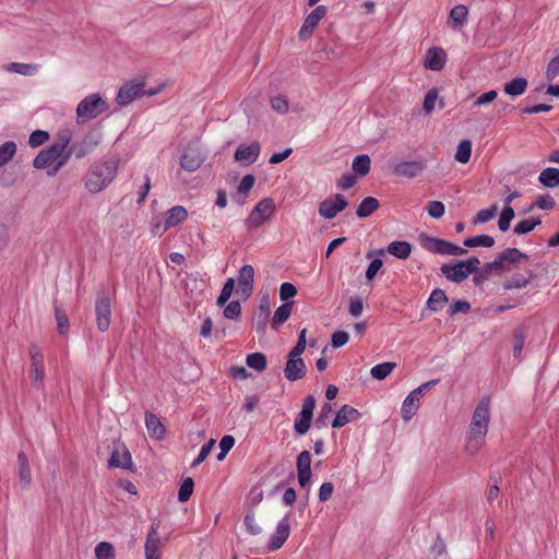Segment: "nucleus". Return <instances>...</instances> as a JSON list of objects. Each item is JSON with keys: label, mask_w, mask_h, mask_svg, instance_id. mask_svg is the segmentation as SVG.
I'll use <instances>...</instances> for the list:
<instances>
[{"label": "nucleus", "mask_w": 559, "mask_h": 559, "mask_svg": "<svg viewBox=\"0 0 559 559\" xmlns=\"http://www.w3.org/2000/svg\"><path fill=\"white\" fill-rule=\"evenodd\" d=\"M463 243L465 247H469V248L479 247V246L490 248L495 245V239H493V237L488 236V235H479V236L466 238L463 241Z\"/></svg>", "instance_id": "40"}, {"label": "nucleus", "mask_w": 559, "mask_h": 559, "mask_svg": "<svg viewBox=\"0 0 559 559\" xmlns=\"http://www.w3.org/2000/svg\"><path fill=\"white\" fill-rule=\"evenodd\" d=\"M302 352H289L288 360L284 369L285 377L289 381H297L306 376L307 367L300 357Z\"/></svg>", "instance_id": "10"}, {"label": "nucleus", "mask_w": 559, "mask_h": 559, "mask_svg": "<svg viewBox=\"0 0 559 559\" xmlns=\"http://www.w3.org/2000/svg\"><path fill=\"white\" fill-rule=\"evenodd\" d=\"M96 559H115L116 551L112 544L108 542H100L95 547Z\"/></svg>", "instance_id": "41"}, {"label": "nucleus", "mask_w": 559, "mask_h": 559, "mask_svg": "<svg viewBox=\"0 0 559 559\" xmlns=\"http://www.w3.org/2000/svg\"><path fill=\"white\" fill-rule=\"evenodd\" d=\"M275 211V202L272 198L262 199L246 218V226L255 229L262 226Z\"/></svg>", "instance_id": "5"}, {"label": "nucleus", "mask_w": 559, "mask_h": 559, "mask_svg": "<svg viewBox=\"0 0 559 559\" xmlns=\"http://www.w3.org/2000/svg\"><path fill=\"white\" fill-rule=\"evenodd\" d=\"M496 212H497V205H492L489 209L480 210L474 217L473 223L475 225L485 224L495 217Z\"/></svg>", "instance_id": "50"}, {"label": "nucleus", "mask_w": 559, "mask_h": 559, "mask_svg": "<svg viewBox=\"0 0 559 559\" xmlns=\"http://www.w3.org/2000/svg\"><path fill=\"white\" fill-rule=\"evenodd\" d=\"M386 251L397 259H407L412 252V246L407 241H392Z\"/></svg>", "instance_id": "30"}, {"label": "nucleus", "mask_w": 559, "mask_h": 559, "mask_svg": "<svg viewBox=\"0 0 559 559\" xmlns=\"http://www.w3.org/2000/svg\"><path fill=\"white\" fill-rule=\"evenodd\" d=\"M312 415L299 412L294 424L296 433L302 436L307 433L310 428Z\"/></svg>", "instance_id": "39"}, {"label": "nucleus", "mask_w": 559, "mask_h": 559, "mask_svg": "<svg viewBox=\"0 0 559 559\" xmlns=\"http://www.w3.org/2000/svg\"><path fill=\"white\" fill-rule=\"evenodd\" d=\"M214 444H215L214 439H211L205 444H203L199 452V455L193 461L192 466H197V465L201 464L207 457V455L211 453Z\"/></svg>", "instance_id": "58"}, {"label": "nucleus", "mask_w": 559, "mask_h": 559, "mask_svg": "<svg viewBox=\"0 0 559 559\" xmlns=\"http://www.w3.org/2000/svg\"><path fill=\"white\" fill-rule=\"evenodd\" d=\"M380 206L379 201L373 197L365 198L357 207L356 214L358 217H368Z\"/></svg>", "instance_id": "34"}, {"label": "nucleus", "mask_w": 559, "mask_h": 559, "mask_svg": "<svg viewBox=\"0 0 559 559\" xmlns=\"http://www.w3.org/2000/svg\"><path fill=\"white\" fill-rule=\"evenodd\" d=\"M297 294V288L292 283L285 282L280 287V297L283 301H286Z\"/></svg>", "instance_id": "59"}, {"label": "nucleus", "mask_w": 559, "mask_h": 559, "mask_svg": "<svg viewBox=\"0 0 559 559\" xmlns=\"http://www.w3.org/2000/svg\"><path fill=\"white\" fill-rule=\"evenodd\" d=\"M204 156L194 148L186 151L180 158V166L187 171H195L204 162Z\"/></svg>", "instance_id": "25"}, {"label": "nucleus", "mask_w": 559, "mask_h": 559, "mask_svg": "<svg viewBox=\"0 0 559 559\" xmlns=\"http://www.w3.org/2000/svg\"><path fill=\"white\" fill-rule=\"evenodd\" d=\"M271 106L278 114H286L288 111V100L282 95L272 97Z\"/></svg>", "instance_id": "56"}, {"label": "nucleus", "mask_w": 559, "mask_h": 559, "mask_svg": "<svg viewBox=\"0 0 559 559\" xmlns=\"http://www.w3.org/2000/svg\"><path fill=\"white\" fill-rule=\"evenodd\" d=\"M194 483L191 477L186 478L179 488L178 492V500L180 502H186L190 499L192 492H193Z\"/></svg>", "instance_id": "47"}, {"label": "nucleus", "mask_w": 559, "mask_h": 559, "mask_svg": "<svg viewBox=\"0 0 559 559\" xmlns=\"http://www.w3.org/2000/svg\"><path fill=\"white\" fill-rule=\"evenodd\" d=\"M5 72L17 73L24 76H34L39 71L37 63L10 62L2 67Z\"/></svg>", "instance_id": "29"}, {"label": "nucleus", "mask_w": 559, "mask_h": 559, "mask_svg": "<svg viewBox=\"0 0 559 559\" xmlns=\"http://www.w3.org/2000/svg\"><path fill=\"white\" fill-rule=\"evenodd\" d=\"M145 426L151 438L162 440L165 437V427L159 418L152 412L145 413Z\"/></svg>", "instance_id": "27"}, {"label": "nucleus", "mask_w": 559, "mask_h": 559, "mask_svg": "<svg viewBox=\"0 0 559 559\" xmlns=\"http://www.w3.org/2000/svg\"><path fill=\"white\" fill-rule=\"evenodd\" d=\"M96 322L100 331H107L110 325L111 306L107 293H102L95 305Z\"/></svg>", "instance_id": "9"}, {"label": "nucleus", "mask_w": 559, "mask_h": 559, "mask_svg": "<svg viewBox=\"0 0 559 559\" xmlns=\"http://www.w3.org/2000/svg\"><path fill=\"white\" fill-rule=\"evenodd\" d=\"M437 98H438V93L435 88L428 91V93L425 96L424 104H423V107H424V110L426 111V114H430L433 110V108L436 106Z\"/></svg>", "instance_id": "60"}, {"label": "nucleus", "mask_w": 559, "mask_h": 559, "mask_svg": "<svg viewBox=\"0 0 559 559\" xmlns=\"http://www.w3.org/2000/svg\"><path fill=\"white\" fill-rule=\"evenodd\" d=\"M108 109L107 102L99 94H90L84 97L76 107V119L79 123L90 121Z\"/></svg>", "instance_id": "3"}, {"label": "nucleus", "mask_w": 559, "mask_h": 559, "mask_svg": "<svg viewBox=\"0 0 559 559\" xmlns=\"http://www.w3.org/2000/svg\"><path fill=\"white\" fill-rule=\"evenodd\" d=\"M382 265H383V262L381 259H373L369 263L367 271H366L367 281H369V282L372 281L376 277L379 270L382 267Z\"/></svg>", "instance_id": "62"}, {"label": "nucleus", "mask_w": 559, "mask_h": 559, "mask_svg": "<svg viewBox=\"0 0 559 559\" xmlns=\"http://www.w3.org/2000/svg\"><path fill=\"white\" fill-rule=\"evenodd\" d=\"M243 523L249 534L255 536L262 533V527L257 523L255 516L253 513H249L245 516Z\"/></svg>", "instance_id": "52"}, {"label": "nucleus", "mask_w": 559, "mask_h": 559, "mask_svg": "<svg viewBox=\"0 0 559 559\" xmlns=\"http://www.w3.org/2000/svg\"><path fill=\"white\" fill-rule=\"evenodd\" d=\"M246 362L250 368L262 371L266 366V358L263 354L253 352L252 354L248 355Z\"/></svg>", "instance_id": "44"}, {"label": "nucleus", "mask_w": 559, "mask_h": 559, "mask_svg": "<svg viewBox=\"0 0 559 559\" xmlns=\"http://www.w3.org/2000/svg\"><path fill=\"white\" fill-rule=\"evenodd\" d=\"M514 218V210L511 206H504L498 221V226L501 231H507L510 228V223Z\"/></svg>", "instance_id": "45"}, {"label": "nucleus", "mask_w": 559, "mask_h": 559, "mask_svg": "<svg viewBox=\"0 0 559 559\" xmlns=\"http://www.w3.org/2000/svg\"><path fill=\"white\" fill-rule=\"evenodd\" d=\"M447 62V53L440 47H432L426 51L424 67L431 71H440Z\"/></svg>", "instance_id": "21"}, {"label": "nucleus", "mask_w": 559, "mask_h": 559, "mask_svg": "<svg viewBox=\"0 0 559 559\" xmlns=\"http://www.w3.org/2000/svg\"><path fill=\"white\" fill-rule=\"evenodd\" d=\"M326 13L328 8L325 5H318L314 10H312V12L308 14L304 21V24L299 31V38L301 40L309 39Z\"/></svg>", "instance_id": "11"}, {"label": "nucleus", "mask_w": 559, "mask_h": 559, "mask_svg": "<svg viewBox=\"0 0 559 559\" xmlns=\"http://www.w3.org/2000/svg\"><path fill=\"white\" fill-rule=\"evenodd\" d=\"M487 430L474 428L468 426L465 450L469 455H475L484 447L487 436Z\"/></svg>", "instance_id": "17"}, {"label": "nucleus", "mask_w": 559, "mask_h": 559, "mask_svg": "<svg viewBox=\"0 0 559 559\" xmlns=\"http://www.w3.org/2000/svg\"><path fill=\"white\" fill-rule=\"evenodd\" d=\"M542 221L539 217L537 218H527L520 221L515 226L513 231L518 235H524L532 231L536 226L540 225Z\"/></svg>", "instance_id": "43"}, {"label": "nucleus", "mask_w": 559, "mask_h": 559, "mask_svg": "<svg viewBox=\"0 0 559 559\" xmlns=\"http://www.w3.org/2000/svg\"><path fill=\"white\" fill-rule=\"evenodd\" d=\"M396 367L394 361H385L373 366L370 370V374L373 379L383 380L385 379Z\"/></svg>", "instance_id": "35"}, {"label": "nucleus", "mask_w": 559, "mask_h": 559, "mask_svg": "<svg viewBox=\"0 0 559 559\" xmlns=\"http://www.w3.org/2000/svg\"><path fill=\"white\" fill-rule=\"evenodd\" d=\"M118 162L108 159L102 163H95L91 166L84 186L91 193H98L106 189L114 180L117 174Z\"/></svg>", "instance_id": "1"}, {"label": "nucleus", "mask_w": 559, "mask_h": 559, "mask_svg": "<svg viewBox=\"0 0 559 559\" xmlns=\"http://www.w3.org/2000/svg\"><path fill=\"white\" fill-rule=\"evenodd\" d=\"M480 261L473 257L466 261H460L455 264H443L441 266L442 274L454 283H461L468 277L469 274L477 271Z\"/></svg>", "instance_id": "4"}, {"label": "nucleus", "mask_w": 559, "mask_h": 559, "mask_svg": "<svg viewBox=\"0 0 559 559\" xmlns=\"http://www.w3.org/2000/svg\"><path fill=\"white\" fill-rule=\"evenodd\" d=\"M240 313H241V306H240V302L237 300L230 301L224 308V317L226 319L235 320L240 316Z\"/></svg>", "instance_id": "54"}, {"label": "nucleus", "mask_w": 559, "mask_h": 559, "mask_svg": "<svg viewBox=\"0 0 559 559\" xmlns=\"http://www.w3.org/2000/svg\"><path fill=\"white\" fill-rule=\"evenodd\" d=\"M72 140V134L69 130H64L58 133L57 140L52 144L63 154L68 153L67 148Z\"/></svg>", "instance_id": "48"}, {"label": "nucleus", "mask_w": 559, "mask_h": 559, "mask_svg": "<svg viewBox=\"0 0 559 559\" xmlns=\"http://www.w3.org/2000/svg\"><path fill=\"white\" fill-rule=\"evenodd\" d=\"M16 153V144L8 141L0 146V167L8 164Z\"/></svg>", "instance_id": "42"}, {"label": "nucleus", "mask_w": 559, "mask_h": 559, "mask_svg": "<svg viewBox=\"0 0 559 559\" xmlns=\"http://www.w3.org/2000/svg\"><path fill=\"white\" fill-rule=\"evenodd\" d=\"M235 444V438L230 435L224 436L219 441L221 453L217 460L222 461Z\"/></svg>", "instance_id": "53"}, {"label": "nucleus", "mask_w": 559, "mask_h": 559, "mask_svg": "<svg viewBox=\"0 0 559 559\" xmlns=\"http://www.w3.org/2000/svg\"><path fill=\"white\" fill-rule=\"evenodd\" d=\"M108 465L110 468L131 469L132 457L130 451L123 444L115 448Z\"/></svg>", "instance_id": "22"}, {"label": "nucleus", "mask_w": 559, "mask_h": 559, "mask_svg": "<svg viewBox=\"0 0 559 559\" xmlns=\"http://www.w3.org/2000/svg\"><path fill=\"white\" fill-rule=\"evenodd\" d=\"M556 205L554 198L549 194L538 195L533 205L530 206L528 211H532L534 207H538L540 210H552Z\"/></svg>", "instance_id": "49"}, {"label": "nucleus", "mask_w": 559, "mask_h": 559, "mask_svg": "<svg viewBox=\"0 0 559 559\" xmlns=\"http://www.w3.org/2000/svg\"><path fill=\"white\" fill-rule=\"evenodd\" d=\"M468 10L464 4H456L450 12V23L453 28L462 27L467 19Z\"/></svg>", "instance_id": "33"}, {"label": "nucleus", "mask_w": 559, "mask_h": 559, "mask_svg": "<svg viewBox=\"0 0 559 559\" xmlns=\"http://www.w3.org/2000/svg\"><path fill=\"white\" fill-rule=\"evenodd\" d=\"M472 155V142L469 140H462L457 147L454 155V158L456 162L461 164H466Z\"/></svg>", "instance_id": "37"}, {"label": "nucleus", "mask_w": 559, "mask_h": 559, "mask_svg": "<svg viewBox=\"0 0 559 559\" xmlns=\"http://www.w3.org/2000/svg\"><path fill=\"white\" fill-rule=\"evenodd\" d=\"M371 160L366 154L358 155L353 160V170L359 176H366L370 171Z\"/></svg>", "instance_id": "36"}, {"label": "nucleus", "mask_w": 559, "mask_h": 559, "mask_svg": "<svg viewBox=\"0 0 559 559\" xmlns=\"http://www.w3.org/2000/svg\"><path fill=\"white\" fill-rule=\"evenodd\" d=\"M498 96V93L495 90L488 91L481 94L473 104L474 107L487 105L493 102Z\"/></svg>", "instance_id": "63"}, {"label": "nucleus", "mask_w": 559, "mask_h": 559, "mask_svg": "<svg viewBox=\"0 0 559 559\" xmlns=\"http://www.w3.org/2000/svg\"><path fill=\"white\" fill-rule=\"evenodd\" d=\"M420 396L416 395L414 391H412L403 401L401 407V414L405 421H408L413 418L420 406Z\"/></svg>", "instance_id": "28"}, {"label": "nucleus", "mask_w": 559, "mask_h": 559, "mask_svg": "<svg viewBox=\"0 0 559 559\" xmlns=\"http://www.w3.org/2000/svg\"><path fill=\"white\" fill-rule=\"evenodd\" d=\"M290 312H292V306L289 304H284V305L280 306L274 312V316L272 319L273 324L280 325V324L284 323L285 321H287L290 316Z\"/></svg>", "instance_id": "46"}, {"label": "nucleus", "mask_w": 559, "mask_h": 559, "mask_svg": "<svg viewBox=\"0 0 559 559\" xmlns=\"http://www.w3.org/2000/svg\"><path fill=\"white\" fill-rule=\"evenodd\" d=\"M360 418V413L358 409L354 408L349 405H343L338 412L336 413V416L334 420L332 421L333 428H341L345 426L346 424L357 420Z\"/></svg>", "instance_id": "26"}, {"label": "nucleus", "mask_w": 559, "mask_h": 559, "mask_svg": "<svg viewBox=\"0 0 559 559\" xmlns=\"http://www.w3.org/2000/svg\"><path fill=\"white\" fill-rule=\"evenodd\" d=\"M297 476L298 483L301 488L309 489L310 479L312 476L311 473V454L309 451L305 450L299 453L297 457Z\"/></svg>", "instance_id": "15"}, {"label": "nucleus", "mask_w": 559, "mask_h": 559, "mask_svg": "<svg viewBox=\"0 0 559 559\" xmlns=\"http://www.w3.org/2000/svg\"><path fill=\"white\" fill-rule=\"evenodd\" d=\"M290 535V523L288 516H284L276 526L274 534L271 536L267 544L270 551L280 549Z\"/></svg>", "instance_id": "16"}, {"label": "nucleus", "mask_w": 559, "mask_h": 559, "mask_svg": "<svg viewBox=\"0 0 559 559\" xmlns=\"http://www.w3.org/2000/svg\"><path fill=\"white\" fill-rule=\"evenodd\" d=\"M58 330L60 333H66L69 329V319L67 313L60 308H56L55 311Z\"/></svg>", "instance_id": "57"}, {"label": "nucleus", "mask_w": 559, "mask_h": 559, "mask_svg": "<svg viewBox=\"0 0 559 559\" xmlns=\"http://www.w3.org/2000/svg\"><path fill=\"white\" fill-rule=\"evenodd\" d=\"M527 88V80L524 78H515L504 84L503 91L506 94L516 97L525 93Z\"/></svg>", "instance_id": "32"}, {"label": "nucleus", "mask_w": 559, "mask_h": 559, "mask_svg": "<svg viewBox=\"0 0 559 559\" xmlns=\"http://www.w3.org/2000/svg\"><path fill=\"white\" fill-rule=\"evenodd\" d=\"M424 247L430 252L443 254V255H463L467 252L462 247H459V246L451 243L447 240L432 238V237L425 238Z\"/></svg>", "instance_id": "7"}, {"label": "nucleus", "mask_w": 559, "mask_h": 559, "mask_svg": "<svg viewBox=\"0 0 559 559\" xmlns=\"http://www.w3.org/2000/svg\"><path fill=\"white\" fill-rule=\"evenodd\" d=\"M426 168V164L421 160L402 162L394 166L393 174L403 178H415L419 176Z\"/></svg>", "instance_id": "20"}, {"label": "nucleus", "mask_w": 559, "mask_h": 559, "mask_svg": "<svg viewBox=\"0 0 559 559\" xmlns=\"http://www.w3.org/2000/svg\"><path fill=\"white\" fill-rule=\"evenodd\" d=\"M144 84L135 81L124 83L120 88L116 97V102L120 106H127L135 98L144 94Z\"/></svg>", "instance_id": "14"}, {"label": "nucleus", "mask_w": 559, "mask_h": 559, "mask_svg": "<svg viewBox=\"0 0 559 559\" xmlns=\"http://www.w3.org/2000/svg\"><path fill=\"white\" fill-rule=\"evenodd\" d=\"M538 181L546 188H555L559 186V169L548 167L540 171Z\"/></svg>", "instance_id": "31"}, {"label": "nucleus", "mask_w": 559, "mask_h": 559, "mask_svg": "<svg viewBox=\"0 0 559 559\" xmlns=\"http://www.w3.org/2000/svg\"><path fill=\"white\" fill-rule=\"evenodd\" d=\"M187 217H188V211L183 206H181V205L173 206L165 213L164 224L160 225L159 223H156L154 225V230H155V233H159L162 235L169 228L175 227V226L179 225L180 223H182L183 221H186Z\"/></svg>", "instance_id": "12"}, {"label": "nucleus", "mask_w": 559, "mask_h": 559, "mask_svg": "<svg viewBox=\"0 0 559 559\" xmlns=\"http://www.w3.org/2000/svg\"><path fill=\"white\" fill-rule=\"evenodd\" d=\"M260 154V144L257 142L250 145H240L235 152V159L245 165L253 164Z\"/></svg>", "instance_id": "24"}, {"label": "nucleus", "mask_w": 559, "mask_h": 559, "mask_svg": "<svg viewBox=\"0 0 559 559\" xmlns=\"http://www.w3.org/2000/svg\"><path fill=\"white\" fill-rule=\"evenodd\" d=\"M29 377L36 388H41L45 377L43 352H34L31 358Z\"/></svg>", "instance_id": "23"}, {"label": "nucleus", "mask_w": 559, "mask_h": 559, "mask_svg": "<svg viewBox=\"0 0 559 559\" xmlns=\"http://www.w3.org/2000/svg\"><path fill=\"white\" fill-rule=\"evenodd\" d=\"M448 301L447 295L442 289H435L430 294L428 299V308L430 310L437 311L441 309Z\"/></svg>", "instance_id": "38"}, {"label": "nucleus", "mask_w": 559, "mask_h": 559, "mask_svg": "<svg viewBox=\"0 0 559 559\" xmlns=\"http://www.w3.org/2000/svg\"><path fill=\"white\" fill-rule=\"evenodd\" d=\"M71 152L63 154L53 145L40 151L33 160L37 169H47L48 176H56L57 173L69 162Z\"/></svg>", "instance_id": "2"}, {"label": "nucleus", "mask_w": 559, "mask_h": 559, "mask_svg": "<svg viewBox=\"0 0 559 559\" xmlns=\"http://www.w3.org/2000/svg\"><path fill=\"white\" fill-rule=\"evenodd\" d=\"M237 293L243 297H249L253 290L254 269L252 265H243L237 276Z\"/></svg>", "instance_id": "19"}, {"label": "nucleus", "mask_w": 559, "mask_h": 559, "mask_svg": "<svg viewBox=\"0 0 559 559\" xmlns=\"http://www.w3.org/2000/svg\"><path fill=\"white\" fill-rule=\"evenodd\" d=\"M49 139L47 131L36 130L33 131L28 138V144L31 147H38L43 145Z\"/></svg>", "instance_id": "51"}, {"label": "nucleus", "mask_w": 559, "mask_h": 559, "mask_svg": "<svg viewBox=\"0 0 559 559\" xmlns=\"http://www.w3.org/2000/svg\"><path fill=\"white\" fill-rule=\"evenodd\" d=\"M356 183V177L353 174H344L337 181V187L341 190H347L354 187Z\"/></svg>", "instance_id": "64"}, {"label": "nucleus", "mask_w": 559, "mask_h": 559, "mask_svg": "<svg viewBox=\"0 0 559 559\" xmlns=\"http://www.w3.org/2000/svg\"><path fill=\"white\" fill-rule=\"evenodd\" d=\"M444 204L440 201H430L427 205V212L432 218H440L444 215Z\"/></svg>", "instance_id": "55"}, {"label": "nucleus", "mask_w": 559, "mask_h": 559, "mask_svg": "<svg viewBox=\"0 0 559 559\" xmlns=\"http://www.w3.org/2000/svg\"><path fill=\"white\" fill-rule=\"evenodd\" d=\"M347 206L348 202L342 194H334L319 204V214L326 219H332Z\"/></svg>", "instance_id": "8"}, {"label": "nucleus", "mask_w": 559, "mask_h": 559, "mask_svg": "<svg viewBox=\"0 0 559 559\" xmlns=\"http://www.w3.org/2000/svg\"><path fill=\"white\" fill-rule=\"evenodd\" d=\"M490 418V400L483 397L474 409L469 426L488 431Z\"/></svg>", "instance_id": "13"}, {"label": "nucleus", "mask_w": 559, "mask_h": 559, "mask_svg": "<svg viewBox=\"0 0 559 559\" xmlns=\"http://www.w3.org/2000/svg\"><path fill=\"white\" fill-rule=\"evenodd\" d=\"M526 259L527 255L521 252L519 249L508 248L499 253L495 261L485 264L484 273L487 275L491 272H500L504 269L506 263H519Z\"/></svg>", "instance_id": "6"}, {"label": "nucleus", "mask_w": 559, "mask_h": 559, "mask_svg": "<svg viewBox=\"0 0 559 559\" xmlns=\"http://www.w3.org/2000/svg\"><path fill=\"white\" fill-rule=\"evenodd\" d=\"M160 547L162 539L157 526L152 525L144 545L145 559H160Z\"/></svg>", "instance_id": "18"}, {"label": "nucleus", "mask_w": 559, "mask_h": 559, "mask_svg": "<svg viewBox=\"0 0 559 559\" xmlns=\"http://www.w3.org/2000/svg\"><path fill=\"white\" fill-rule=\"evenodd\" d=\"M558 75H559V55L549 61V63L547 66V71H546V78L548 81H552Z\"/></svg>", "instance_id": "61"}]
</instances>
